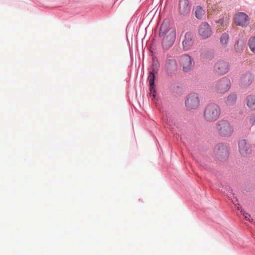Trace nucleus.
<instances>
[{"mask_svg": "<svg viewBox=\"0 0 255 255\" xmlns=\"http://www.w3.org/2000/svg\"><path fill=\"white\" fill-rule=\"evenodd\" d=\"M249 21L248 16L244 12H239L236 15L235 22L237 25L242 27L246 26L248 24Z\"/></svg>", "mask_w": 255, "mask_h": 255, "instance_id": "f8f14e48", "label": "nucleus"}, {"mask_svg": "<svg viewBox=\"0 0 255 255\" xmlns=\"http://www.w3.org/2000/svg\"><path fill=\"white\" fill-rule=\"evenodd\" d=\"M246 103L249 109L255 110V96H248L246 99Z\"/></svg>", "mask_w": 255, "mask_h": 255, "instance_id": "dca6fc26", "label": "nucleus"}, {"mask_svg": "<svg viewBox=\"0 0 255 255\" xmlns=\"http://www.w3.org/2000/svg\"><path fill=\"white\" fill-rule=\"evenodd\" d=\"M154 73L150 72L148 77V81L149 82L150 90L152 91L154 87V79L155 75Z\"/></svg>", "mask_w": 255, "mask_h": 255, "instance_id": "a211bd4d", "label": "nucleus"}, {"mask_svg": "<svg viewBox=\"0 0 255 255\" xmlns=\"http://www.w3.org/2000/svg\"><path fill=\"white\" fill-rule=\"evenodd\" d=\"M217 22L220 23L222 25H224V20L223 19H219Z\"/></svg>", "mask_w": 255, "mask_h": 255, "instance_id": "393cba45", "label": "nucleus"}, {"mask_svg": "<svg viewBox=\"0 0 255 255\" xmlns=\"http://www.w3.org/2000/svg\"><path fill=\"white\" fill-rule=\"evenodd\" d=\"M175 32L172 31L164 37L162 41L163 47L165 49H168L173 44L175 39Z\"/></svg>", "mask_w": 255, "mask_h": 255, "instance_id": "ddd939ff", "label": "nucleus"}, {"mask_svg": "<svg viewBox=\"0 0 255 255\" xmlns=\"http://www.w3.org/2000/svg\"><path fill=\"white\" fill-rule=\"evenodd\" d=\"M216 128L218 133L223 137L230 136L234 132L233 126L225 120L219 121L216 124Z\"/></svg>", "mask_w": 255, "mask_h": 255, "instance_id": "f03ea898", "label": "nucleus"}, {"mask_svg": "<svg viewBox=\"0 0 255 255\" xmlns=\"http://www.w3.org/2000/svg\"><path fill=\"white\" fill-rule=\"evenodd\" d=\"M239 41L237 42V43L235 45V50L237 51V52H241V51L243 50V48L242 47H241V48H239Z\"/></svg>", "mask_w": 255, "mask_h": 255, "instance_id": "5701e85b", "label": "nucleus"}, {"mask_svg": "<svg viewBox=\"0 0 255 255\" xmlns=\"http://www.w3.org/2000/svg\"><path fill=\"white\" fill-rule=\"evenodd\" d=\"M159 64L157 61H153L152 63V72L156 73L158 70Z\"/></svg>", "mask_w": 255, "mask_h": 255, "instance_id": "412c9836", "label": "nucleus"}, {"mask_svg": "<svg viewBox=\"0 0 255 255\" xmlns=\"http://www.w3.org/2000/svg\"><path fill=\"white\" fill-rule=\"evenodd\" d=\"M162 27H163V25H161V28L160 30H161V29H162Z\"/></svg>", "mask_w": 255, "mask_h": 255, "instance_id": "bb28decb", "label": "nucleus"}, {"mask_svg": "<svg viewBox=\"0 0 255 255\" xmlns=\"http://www.w3.org/2000/svg\"><path fill=\"white\" fill-rule=\"evenodd\" d=\"M221 115L220 106L215 103H210L205 108L204 112V119L208 122L217 121Z\"/></svg>", "mask_w": 255, "mask_h": 255, "instance_id": "f257e3e1", "label": "nucleus"}, {"mask_svg": "<svg viewBox=\"0 0 255 255\" xmlns=\"http://www.w3.org/2000/svg\"><path fill=\"white\" fill-rule=\"evenodd\" d=\"M229 39V35L227 33H223L220 37V43L223 47H226L227 45Z\"/></svg>", "mask_w": 255, "mask_h": 255, "instance_id": "f3484780", "label": "nucleus"}, {"mask_svg": "<svg viewBox=\"0 0 255 255\" xmlns=\"http://www.w3.org/2000/svg\"><path fill=\"white\" fill-rule=\"evenodd\" d=\"M191 5L189 0H179L178 5V11L181 16L188 15L191 11Z\"/></svg>", "mask_w": 255, "mask_h": 255, "instance_id": "423d86ee", "label": "nucleus"}, {"mask_svg": "<svg viewBox=\"0 0 255 255\" xmlns=\"http://www.w3.org/2000/svg\"><path fill=\"white\" fill-rule=\"evenodd\" d=\"M225 153H226V154H227V151L226 150H225Z\"/></svg>", "mask_w": 255, "mask_h": 255, "instance_id": "cd10ccee", "label": "nucleus"}, {"mask_svg": "<svg viewBox=\"0 0 255 255\" xmlns=\"http://www.w3.org/2000/svg\"><path fill=\"white\" fill-rule=\"evenodd\" d=\"M237 97L234 94L230 95L227 99L226 104L228 106L234 105L236 102Z\"/></svg>", "mask_w": 255, "mask_h": 255, "instance_id": "6ab92c4d", "label": "nucleus"}, {"mask_svg": "<svg viewBox=\"0 0 255 255\" xmlns=\"http://www.w3.org/2000/svg\"><path fill=\"white\" fill-rule=\"evenodd\" d=\"M165 70L168 75L175 73L178 68L176 61L174 58L167 59L165 63Z\"/></svg>", "mask_w": 255, "mask_h": 255, "instance_id": "9d476101", "label": "nucleus"}, {"mask_svg": "<svg viewBox=\"0 0 255 255\" xmlns=\"http://www.w3.org/2000/svg\"><path fill=\"white\" fill-rule=\"evenodd\" d=\"M238 146L239 151L243 156H247L250 155L252 151L251 144L245 139L240 140Z\"/></svg>", "mask_w": 255, "mask_h": 255, "instance_id": "6e6552de", "label": "nucleus"}, {"mask_svg": "<svg viewBox=\"0 0 255 255\" xmlns=\"http://www.w3.org/2000/svg\"><path fill=\"white\" fill-rule=\"evenodd\" d=\"M230 86V80L224 77L215 83L213 89L215 92L219 94H224L229 90Z\"/></svg>", "mask_w": 255, "mask_h": 255, "instance_id": "20e7f679", "label": "nucleus"}, {"mask_svg": "<svg viewBox=\"0 0 255 255\" xmlns=\"http://www.w3.org/2000/svg\"><path fill=\"white\" fill-rule=\"evenodd\" d=\"M229 68V63L224 60L218 61L214 66L215 71L220 75H224L227 73Z\"/></svg>", "mask_w": 255, "mask_h": 255, "instance_id": "1a4fd4ad", "label": "nucleus"}, {"mask_svg": "<svg viewBox=\"0 0 255 255\" xmlns=\"http://www.w3.org/2000/svg\"><path fill=\"white\" fill-rule=\"evenodd\" d=\"M178 62L184 72L191 71L195 66L194 59L187 54L180 55L178 58Z\"/></svg>", "mask_w": 255, "mask_h": 255, "instance_id": "7ed1b4c3", "label": "nucleus"}, {"mask_svg": "<svg viewBox=\"0 0 255 255\" xmlns=\"http://www.w3.org/2000/svg\"><path fill=\"white\" fill-rule=\"evenodd\" d=\"M253 80V76L251 74H246L244 75L241 78V84L244 86H248L250 85Z\"/></svg>", "mask_w": 255, "mask_h": 255, "instance_id": "4468645a", "label": "nucleus"}, {"mask_svg": "<svg viewBox=\"0 0 255 255\" xmlns=\"http://www.w3.org/2000/svg\"><path fill=\"white\" fill-rule=\"evenodd\" d=\"M200 101L198 95L195 93H192L188 95L185 101V105L189 110L195 109L199 105Z\"/></svg>", "mask_w": 255, "mask_h": 255, "instance_id": "0eeeda50", "label": "nucleus"}, {"mask_svg": "<svg viewBox=\"0 0 255 255\" xmlns=\"http://www.w3.org/2000/svg\"><path fill=\"white\" fill-rule=\"evenodd\" d=\"M212 34L210 25L206 22L200 24L198 29V34L202 39H206L210 37Z\"/></svg>", "mask_w": 255, "mask_h": 255, "instance_id": "39448f33", "label": "nucleus"}, {"mask_svg": "<svg viewBox=\"0 0 255 255\" xmlns=\"http://www.w3.org/2000/svg\"><path fill=\"white\" fill-rule=\"evenodd\" d=\"M207 3H208V4H210V3L209 2V1H207Z\"/></svg>", "mask_w": 255, "mask_h": 255, "instance_id": "a878e982", "label": "nucleus"}, {"mask_svg": "<svg viewBox=\"0 0 255 255\" xmlns=\"http://www.w3.org/2000/svg\"><path fill=\"white\" fill-rule=\"evenodd\" d=\"M194 44L193 34L190 32H187L184 36V39L182 41L183 48L185 51H188L191 49Z\"/></svg>", "mask_w": 255, "mask_h": 255, "instance_id": "9b49d317", "label": "nucleus"}, {"mask_svg": "<svg viewBox=\"0 0 255 255\" xmlns=\"http://www.w3.org/2000/svg\"><path fill=\"white\" fill-rule=\"evenodd\" d=\"M250 50L255 54V36L251 37L248 41Z\"/></svg>", "mask_w": 255, "mask_h": 255, "instance_id": "aec40b11", "label": "nucleus"}, {"mask_svg": "<svg viewBox=\"0 0 255 255\" xmlns=\"http://www.w3.org/2000/svg\"><path fill=\"white\" fill-rule=\"evenodd\" d=\"M241 213L243 215V216L244 217V218L250 222H252L253 221V219L251 218L250 215H249L248 213L245 212L243 210H241Z\"/></svg>", "mask_w": 255, "mask_h": 255, "instance_id": "4be33fe9", "label": "nucleus"}, {"mask_svg": "<svg viewBox=\"0 0 255 255\" xmlns=\"http://www.w3.org/2000/svg\"><path fill=\"white\" fill-rule=\"evenodd\" d=\"M196 17L198 19H202L205 16V11L200 6H197L194 8Z\"/></svg>", "mask_w": 255, "mask_h": 255, "instance_id": "2eb2a0df", "label": "nucleus"}, {"mask_svg": "<svg viewBox=\"0 0 255 255\" xmlns=\"http://www.w3.org/2000/svg\"><path fill=\"white\" fill-rule=\"evenodd\" d=\"M249 121L252 124L255 123V114H253L250 117Z\"/></svg>", "mask_w": 255, "mask_h": 255, "instance_id": "b1692460", "label": "nucleus"}]
</instances>
